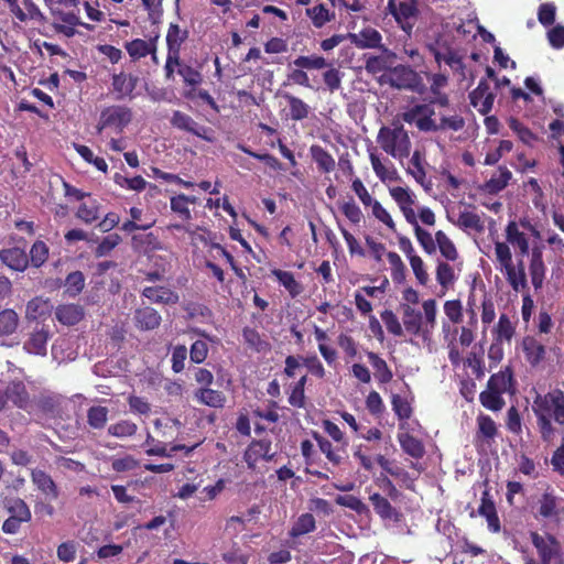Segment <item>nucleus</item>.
I'll return each instance as SVG.
<instances>
[{
  "mask_svg": "<svg viewBox=\"0 0 564 564\" xmlns=\"http://www.w3.org/2000/svg\"><path fill=\"white\" fill-rule=\"evenodd\" d=\"M532 411L541 438L552 443L557 434L555 424L564 426V391L555 388L544 394L536 393Z\"/></svg>",
  "mask_w": 564,
  "mask_h": 564,
  "instance_id": "obj_1",
  "label": "nucleus"
},
{
  "mask_svg": "<svg viewBox=\"0 0 564 564\" xmlns=\"http://www.w3.org/2000/svg\"><path fill=\"white\" fill-rule=\"evenodd\" d=\"M80 0H63V2H51L50 13L53 18V28L56 33L66 37L77 34V26L87 31H94L95 26L80 20Z\"/></svg>",
  "mask_w": 564,
  "mask_h": 564,
  "instance_id": "obj_2",
  "label": "nucleus"
},
{
  "mask_svg": "<svg viewBox=\"0 0 564 564\" xmlns=\"http://www.w3.org/2000/svg\"><path fill=\"white\" fill-rule=\"evenodd\" d=\"M377 142L389 155L402 160L410 155L411 140L403 124L395 123L392 127L380 128Z\"/></svg>",
  "mask_w": 564,
  "mask_h": 564,
  "instance_id": "obj_3",
  "label": "nucleus"
},
{
  "mask_svg": "<svg viewBox=\"0 0 564 564\" xmlns=\"http://www.w3.org/2000/svg\"><path fill=\"white\" fill-rule=\"evenodd\" d=\"M530 539L541 564H558L562 562V546L553 534H540L536 531H531Z\"/></svg>",
  "mask_w": 564,
  "mask_h": 564,
  "instance_id": "obj_4",
  "label": "nucleus"
},
{
  "mask_svg": "<svg viewBox=\"0 0 564 564\" xmlns=\"http://www.w3.org/2000/svg\"><path fill=\"white\" fill-rule=\"evenodd\" d=\"M388 83L398 89H408L416 94H424L426 85L419 73L410 66L398 65L388 73Z\"/></svg>",
  "mask_w": 564,
  "mask_h": 564,
  "instance_id": "obj_5",
  "label": "nucleus"
},
{
  "mask_svg": "<svg viewBox=\"0 0 564 564\" xmlns=\"http://www.w3.org/2000/svg\"><path fill=\"white\" fill-rule=\"evenodd\" d=\"M132 120V111L129 107L122 105H111L105 107L99 117L97 124L98 132L104 129H113L117 133H121Z\"/></svg>",
  "mask_w": 564,
  "mask_h": 564,
  "instance_id": "obj_6",
  "label": "nucleus"
},
{
  "mask_svg": "<svg viewBox=\"0 0 564 564\" xmlns=\"http://www.w3.org/2000/svg\"><path fill=\"white\" fill-rule=\"evenodd\" d=\"M388 9L402 30L410 33L417 14L415 0H389Z\"/></svg>",
  "mask_w": 564,
  "mask_h": 564,
  "instance_id": "obj_7",
  "label": "nucleus"
},
{
  "mask_svg": "<svg viewBox=\"0 0 564 564\" xmlns=\"http://www.w3.org/2000/svg\"><path fill=\"white\" fill-rule=\"evenodd\" d=\"M276 456L272 452V442L269 438L252 440L243 453V460L249 469H254L259 460L271 462Z\"/></svg>",
  "mask_w": 564,
  "mask_h": 564,
  "instance_id": "obj_8",
  "label": "nucleus"
},
{
  "mask_svg": "<svg viewBox=\"0 0 564 564\" xmlns=\"http://www.w3.org/2000/svg\"><path fill=\"white\" fill-rule=\"evenodd\" d=\"M496 95L490 90L487 79H480L478 86L469 93L470 105L481 115H488L495 101Z\"/></svg>",
  "mask_w": 564,
  "mask_h": 564,
  "instance_id": "obj_9",
  "label": "nucleus"
},
{
  "mask_svg": "<svg viewBox=\"0 0 564 564\" xmlns=\"http://www.w3.org/2000/svg\"><path fill=\"white\" fill-rule=\"evenodd\" d=\"M30 477L33 486L46 500L52 501L58 499V486L48 473L40 468H33L31 469Z\"/></svg>",
  "mask_w": 564,
  "mask_h": 564,
  "instance_id": "obj_10",
  "label": "nucleus"
},
{
  "mask_svg": "<svg viewBox=\"0 0 564 564\" xmlns=\"http://www.w3.org/2000/svg\"><path fill=\"white\" fill-rule=\"evenodd\" d=\"M543 245H535L530 254L529 272L531 283L536 291L542 289L546 273V267L543 261Z\"/></svg>",
  "mask_w": 564,
  "mask_h": 564,
  "instance_id": "obj_11",
  "label": "nucleus"
},
{
  "mask_svg": "<svg viewBox=\"0 0 564 564\" xmlns=\"http://www.w3.org/2000/svg\"><path fill=\"white\" fill-rule=\"evenodd\" d=\"M391 197L400 207L408 223H415L416 215L413 209L414 196L409 188L397 186L389 189Z\"/></svg>",
  "mask_w": 564,
  "mask_h": 564,
  "instance_id": "obj_12",
  "label": "nucleus"
},
{
  "mask_svg": "<svg viewBox=\"0 0 564 564\" xmlns=\"http://www.w3.org/2000/svg\"><path fill=\"white\" fill-rule=\"evenodd\" d=\"M487 386L488 388H492V390H496L501 394H514L517 388L511 367H505L497 373L491 375L489 380L487 381Z\"/></svg>",
  "mask_w": 564,
  "mask_h": 564,
  "instance_id": "obj_13",
  "label": "nucleus"
},
{
  "mask_svg": "<svg viewBox=\"0 0 564 564\" xmlns=\"http://www.w3.org/2000/svg\"><path fill=\"white\" fill-rule=\"evenodd\" d=\"M133 322L139 330H153L161 325L162 317L155 308L143 306L134 311Z\"/></svg>",
  "mask_w": 564,
  "mask_h": 564,
  "instance_id": "obj_14",
  "label": "nucleus"
},
{
  "mask_svg": "<svg viewBox=\"0 0 564 564\" xmlns=\"http://www.w3.org/2000/svg\"><path fill=\"white\" fill-rule=\"evenodd\" d=\"M348 40L358 48L381 47L382 35L373 28H364L358 33H347Z\"/></svg>",
  "mask_w": 564,
  "mask_h": 564,
  "instance_id": "obj_15",
  "label": "nucleus"
},
{
  "mask_svg": "<svg viewBox=\"0 0 564 564\" xmlns=\"http://www.w3.org/2000/svg\"><path fill=\"white\" fill-rule=\"evenodd\" d=\"M112 90L116 94V99L120 100L124 97H132L133 90L137 88L139 78L132 74L120 72L112 75Z\"/></svg>",
  "mask_w": 564,
  "mask_h": 564,
  "instance_id": "obj_16",
  "label": "nucleus"
},
{
  "mask_svg": "<svg viewBox=\"0 0 564 564\" xmlns=\"http://www.w3.org/2000/svg\"><path fill=\"white\" fill-rule=\"evenodd\" d=\"M141 294L151 303L155 304L172 305L178 303L180 301V296L175 291L162 285L145 286Z\"/></svg>",
  "mask_w": 564,
  "mask_h": 564,
  "instance_id": "obj_17",
  "label": "nucleus"
},
{
  "mask_svg": "<svg viewBox=\"0 0 564 564\" xmlns=\"http://www.w3.org/2000/svg\"><path fill=\"white\" fill-rule=\"evenodd\" d=\"M131 246L135 252L147 256L163 249L161 240L153 232L133 235L131 238Z\"/></svg>",
  "mask_w": 564,
  "mask_h": 564,
  "instance_id": "obj_18",
  "label": "nucleus"
},
{
  "mask_svg": "<svg viewBox=\"0 0 564 564\" xmlns=\"http://www.w3.org/2000/svg\"><path fill=\"white\" fill-rule=\"evenodd\" d=\"M85 316V310L79 304H61L55 308L56 319L66 326L78 324Z\"/></svg>",
  "mask_w": 564,
  "mask_h": 564,
  "instance_id": "obj_19",
  "label": "nucleus"
},
{
  "mask_svg": "<svg viewBox=\"0 0 564 564\" xmlns=\"http://www.w3.org/2000/svg\"><path fill=\"white\" fill-rule=\"evenodd\" d=\"M0 260L3 264L14 271L23 272L29 264L24 250L13 247L0 251Z\"/></svg>",
  "mask_w": 564,
  "mask_h": 564,
  "instance_id": "obj_20",
  "label": "nucleus"
},
{
  "mask_svg": "<svg viewBox=\"0 0 564 564\" xmlns=\"http://www.w3.org/2000/svg\"><path fill=\"white\" fill-rule=\"evenodd\" d=\"M369 500L373 507L375 512L382 520H392L399 522L401 513L389 502L387 498L378 492L370 495Z\"/></svg>",
  "mask_w": 564,
  "mask_h": 564,
  "instance_id": "obj_21",
  "label": "nucleus"
},
{
  "mask_svg": "<svg viewBox=\"0 0 564 564\" xmlns=\"http://www.w3.org/2000/svg\"><path fill=\"white\" fill-rule=\"evenodd\" d=\"M522 349L525 360L536 367L545 358V346L532 336H527L522 340Z\"/></svg>",
  "mask_w": 564,
  "mask_h": 564,
  "instance_id": "obj_22",
  "label": "nucleus"
},
{
  "mask_svg": "<svg viewBox=\"0 0 564 564\" xmlns=\"http://www.w3.org/2000/svg\"><path fill=\"white\" fill-rule=\"evenodd\" d=\"M310 155L321 173L327 174L335 170V159L322 145L312 144L310 147Z\"/></svg>",
  "mask_w": 564,
  "mask_h": 564,
  "instance_id": "obj_23",
  "label": "nucleus"
},
{
  "mask_svg": "<svg viewBox=\"0 0 564 564\" xmlns=\"http://www.w3.org/2000/svg\"><path fill=\"white\" fill-rule=\"evenodd\" d=\"M8 401H11L17 408L29 411L30 394L22 381H12L6 389Z\"/></svg>",
  "mask_w": 564,
  "mask_h": 564,
  "instance_id": "obj_24",
  "label": "nucleus"
},
{
  "mask_svg": "<svg viewBox=\"0 0 564 564\" xmlns=\"http://www.w3.org/2000/svg\"><path fill=\"white\" fill-rule=\"evenodd\" d=\"M24 9L19 3L12 12V15L20 22H26L29 20L39 23L46 22V17L42 13L37 4L33 0H22Z\"/></svg>",
  "mask_w": 564,
  "mask_h": 564,
  "instance_id": "obj_25",
  "label": "nucleus"
},
{
  "mask_svg": "<svg viewBox=\"0 0 564 564\" xmlns=\"http://www.w3.org/2000/svg\"><path fill=\"white\" fill-rule=\"evenodd\" d=\"M194 399L203 404L215 409H220L226 403V395L219 391L210 389L209 387H200L194 392Z\"/></svg>",
  "mask_w": 564,
  "mask_h": 564,
  "instance_id": "obj_26",
  "label": "nucleus"
},
{
  "mask_svg": "<svg viewBox=\"0 0 564 564\" xmlns=\"http://www.w3.org/2000/svg\"><path fill=\"white\" fill-rule=\"evenodd\" d=\"M156 39L153 40H142L134 39L124 44V47L133 61H138L142 57L148 56L149 54L154 55L156 53Z\"/></svg>",
  "mask_w": 564,
  "mask_h": 564,
  "instance_id": "obj_27",
  "label": "nucleus"
},
{
  "mask_svg": "<svg viewBox=\"0 0 564 564\" xmlns=\"http://www.w3.org/2000/svg\"><path fill=\"white\" fill-rule=\"evenodd\" d=\"M271 275L274 276L279 284L288 291L292 299L297 297L304 290L301 282H299L290 271L273 269L271 270Z\"/></svg>",
  "mask_w": 564,
  "mask_h": 564,
  "instance_id": "obj_28",
  "label": "nucleus"
},
{
  "mask_svg": "<svg viewBox=\"0 0 564 564\" xmlns=\"http://www.w3.org/2000/svg\"><path fill=\"white\" fill-rule=\"evenodd\" d=\"M511 176L512 173L507 166H499L497 173L485 182L482 189L491 195L498 194L508 186Z\"/></svg>",
  "mask_w": 564,
  "mask_h": 564,
  "instance_id": "obj_29",
  "label": "nucleus"
},
{
  "mask_svg": "<svg viewBox=\"0 0 564 564\" xmlns=\"http://www.w3.org/2000/svg\"><path fill=\"white\" fill-rule=\"evenodd\" d=\"M477 421V431L475 435L476 442H487L492 441L498 434V427L496 422L491 416L487 414H479L476 419Z\"/></svg>",
  "mask_w": 564,
  "mask_h": 564,
  "instance_id": "obj_30",
  "label": "nucleus"
},
{
  "mask_svg": "<svg viewBox=\"0 0 564 564\" xmlns=\"http://www.w3.org/2000/svg\"><path fill=\"white\" fill-rule=\"evenodd\" d=\"M560 498L553 492L545 491L538 501L539 516L542 519H555L560 517Z\"/></svg>",
  "mask_w": 564,
  "mask_h": 564,
  "instance_id": "obj_31",
  "label": "nucleus"
},
{
  "mask_svg": "<svg viewBox=\"0 0 564 564\" xmlns=\"http://www.w3.org/2000/svg\"><path fill=\"white\" fill-rule=\"evenodd\" d=\"M3 508L11 517L20 518L30 522L32 512L29 505L20 497H7L3 499Z\"/></svg>",
  "mask_w": 564,
  "mask_h": 564,
  "instance_id": "obj_32",
  "label": "nucleus"
},
{
  "mask_svg": "<svg viewBox=\"0 0 564 564\" xmlns=\"http://www.w3.org/2000/svg\"><path fill=\"white\" fill-rule=\"evenodd\" d=\"M188 39V31L183 30L176 23H171L166 33L167 53L181 55L182 45Z\"/></svg>",
  "mask_w": 564,
  "mask_h": 564,
  "instance_id": "obj_33",
  "label": "nucleus"
},
{
  "mask_svg": "<svg viewBox=\"0 0 564 564\" xmlns=\"http://www.w3.org/2000/svg\"><path fill=\"white\" fill-rule=\"evenodd\" d=\"M506 239L509 243L519 249L521 257L529 253V239L524 232L519 230L518 224L514 220H510L506 227Z\"/></svg>",
  "mask_w": 564,
  "mask_h": 564,
  "instance_id": "obj_34",
  "label": "nucleus"
},
{
  "mask_svg": "<svg viewBox=\"0 0 564 564\" xmlns=\"http://www.w3.org/2000/svg\"><path fill=\"white\" fill-rule=\"evenodd\" d=\"M398 441L402 451L409 456L420 459L425 454V447L421 440L410 433H401L398 435Z\"/></svg>",
  "mask_w": 564,
  "mask_h": 564,
  "instance_id": "obj_35",
  "label": "nucleus"
},
{
  "mask_svg": "<svg viewBox=\"0 0 564 564\" xmlns=\"http://www.w3.org/2000/svg\"><path fill=\"white\" fill-rule=\"evenodd\" d=\"M367 357L375 370L377 381L382 384L389 383L393 378V373L387 361L373 351H368Z\"/></svg>",
  "mask_w": 564,
  "mask_h": 564,
  "instance_id": "obj_36",
  "label": "nucleus"
},
{
  "mask_svg": "<svg viewBox=\"0 0 564 564\" xmlns=\"http://www.w3.org/2000/svg\"><path fill=\"white\" fill-rule=\"evenodd\" d=\"M48 332L42 328L31 334L30 338L24 343L23 348L29 354L45 356Z\"/></svg>",
  "mask_w": 564,
  "mask_h": 564,
  "instance_id": "obj_37",
  "label": "nucleus"
},
{
  "mask_svg": "<svg viewBox=\"0 0 564 564\" xmlns=\"http://www.w3.org/2000/svg\"><path fill=\"white\" fill-rule=\"evenodd\" d=\"M305 14L311 19L312 24L316 29H322L328 22L335 19V12L329 11L325 4L318 3L305 10Z\"/></svg>",
  "mask_w": 564,
  "mask_h": 564,
  "instance_id": "obj_38",
  "label": "nucleus"
},
{
  "mask_svg": "<svg viewBox=\"0 0 564 564\" xmlns=\"http://www.w3.org/2000/svg\"><path fill=\"white\" fill-rule=\"evenodd\" d=\"M500 392L492 390V388L486 387V390L481 391L479 394V402L480 404L492 412L501 411L505 405L506 401Z\"/></svg>",
  "mask_w": 564,
  "mask_h": 564,
  "instance_id": "obj_39",
  "label": "nucleus"
},
{
  "mask_svg": "<svg viewBox=\"0 0 564 564\" xmlns=\"http://www.w3.org/2000/svg\"><path fill=\"white\" fill-rule=\"evenodd\" d=\"M436 281L441 286V295H444L447 290L453 286L456 276L454 269L451 264L445 261H438L436 265Z\"/></svg>",
  "mask_w": 564,
  "mask_h": 564,
  "instance_id": "obj_40",
  "label": "nucleus"
},
{
  "mask_svg": "<svg viewBox=\"0 0 564 564\" xmlns=\"http://www.w3.org/2000/svg\"><path fill=\"white\" fill-rule=\"evenodd\" d=\"M283 98L288 101L290 109V118L294 121H302L310 115V106L301 98L295 97L289 93L283 95Z\"/></svg>",
  "mask_w": 564,
  "mask_h": 564,
  "instance_id": "obj_41",
  "label": "nucleus"
},
{
  "mask_svg": "<svg viewBox=\"0 0 564 564\" xmlns=\"http://www.w3.org/2000/svg\"><path fill=\"white\" fill-rule=\"evenodd\" d=\"M171 124L176 129L187 131L197 137H203L200 133V127L194 121V119L180 110H175L173 112Z\"/></svg>",
  "mask_w": 564,
  "mask_h": 564,
  "instance_id": "obj_42",
  "label": "nucleus"
},
{
  "mask_svg": "<svg viewBox=\"0 0 564 564\" xmlns=\"http://www.w3.org/2000/svg\"><path fill=\"white\" fill-rule=\"evenodd\" d=\"M316 522L312 513H303L301 514L296 521L293 523L291 530L289 531V535L291 538H299L304 534L311 533L315 531Z\"/></svg>",
  "mask_w": 564,
  "mask_h": 564,
  "instance_id": "obj_43",
  "label": "nucleus"
},
{
  "mask_svg": "<svg viewBox=\"0 0 564 564\" xmlns=\"http://www.w3.org/2000/svg\"><path fill=\"white\" fill-rule=\"evenodd\" d=\"M435 241H436V248H438L441 254L447 260V261H455L458 258V251L455 247L454 242L448 238V236L442 231L438 230L435 232Z\"/></svg>",
  "mask_w": 564,
  "mask_h": 564,
  "instance_id": "obj_44",
  "label": "nucleus"
},
{
  "mask_svg": "<svg viewBox=\"0 0 564 564\" xmlns=\"http://www.w3.org/2000/svg\"><path fill=\"white\" fill-rule=\"evenodd\" d=\"M403 325L411 335H419L422 329V314L413 307L405 305L403 308Z\"/></svg>",
  "mask_w": 564,
  "mask_h": 564,
  "instance_id": "obj_45",
  "label": "nucleus"
},
{
  "mask_svg": "<svg viewBox=\"0 0 564 564\" xmlns=\"http://www.w3.org/2000/svg\"><path fill=\"white\" fill-rule=\"evenodd\" d=\"M109 410L106 406L93 405L87 410V423L94 430H102L108 421Z\"/></svg>",
  "mask_w": 564,
  "mask_h": 564,
  "instance_id": "obj_46",
  "label": "nucleus"
},
{
  "mask_svg": "<svg viewBox=\"0 0 564 564\" xmlns=\"http://www.w3.org/2000/svg\"><path fill=\"white\" fill-rule=\"evenodd\" d=\"M100 204L97 199H90L89 202L79 205L76 217L85 224H91L99 218Z\"/></svg>",
  "mask_w": 564,
  "mask_h": 564,
  "instance_id": "obj_47",
  "label": "nucleus"
},
{
  "mask_svg": "<svg viewBox=\"0 0 564 564\" xmlns=\"http://www.w3.org/2000/svg\"><path fill=\"white\" fill-rule=\"evenodd\" d=\"M19 325V316L14 310L6 308L0 312V336L12 335Z\"/></svg>",
  "mask_w": 564,
  "mask_h": 564,
  "instance_id": "obj_48",
  "label": "nucleus"
},
{
  "mask_svg": "<svg viewBox=\"0 0 564 564\" xmlns=\"http://www.w3.org/2000/svg\"><path fill=\"white\" fill-rule=\"evenodd\" d=\"M387 258L391 267L392 281L397 284H402L406 278V267L401 257L397 252L389 251Z\"/></svg>",
  "mask_w": 564,
  "mask_h": 564,
  "instance_id": "obj_49",
  "label": "nucleus"
},
{
  "mask_svg": "<svg viewBox=\"0 0 564 564\" xmlns=\"http://www.w3.org/2000/svg\"><path fill=\"white\" fill-rule=\"evenodd\" d=\"M371 166L376 175L380 178V181H395L398 180V173L393 166L388 167L383 164L380 158L376 153H370L369 155Z\"/></svg>",
  "mask_w": 564,
  "mask_h": 564,
  "instance_id": "obj_50",
  "label": "nucleus"
},
{
  "mask_svg": "<svg viewBox=\"0 0 564 564\" xmlns=\"http://www.w3.org/2000/svg\"><path fill=\"white\" fill-rule=\"evenodd\" d=\"M456 225L462 229H473L477 232L484 230V223L480 216L470 210L460 212Z\"/></svg>",
  "mask_w": 564,
  "mask_h": 564,
  "instance_id": "obj_51",
  "label": "nucleus"
},
{
  "mask_svg": "<svg viewBox=\"0 0 564 564\" xmlns=\"http://www.w3.org/2000/svg\"><path fill=\"white\" fill-rule=\"evenodd\" d=\"M50 302L42 297H34L26 304L25 315L28 319H37L48 314Z\"/></svg>",
  "mask_w": 564,
  "mask_h": 564,
  "instance_id": "obj_52",
  "label": "nucleus"
},
{
  "mask_svg": "<svg viewBox=\"0 0 564 564\" xmlns=\"http://www.w3.org/2000/svg\"><path fill=\"white\" fill-rule=\"evenodd\" d=\"M414 227V234L417 242L427 254H433L436 251V241L432 235L423 229L415 218V223H410Z\"/></svg>",
  "mask_w": 564,
  "mask_h": 564,
  "instance_id": "obj_53",
  "label": "nucleus"
},
{
  "mask_svg": "<svg viewBox=\"0 0 564 564\" xmlns=\"http://www.w3.org/2000/svg\"><path fill=\"white\" fill-rule=\"evenodd\" d=\"M307 382V376H302L291 389V393L289 395V403L294 408H304L305 406V386Z\"/></svg>",
  "mask_w": 564,
  "mask_h": 564,
  "instance_id": "obj_54",
  "label": "nucleus"
},
{
  "mask_svg": "<svg viewBox=\"0 0 564 564\" xmlns=\"http://www.w3.org/2000/svg\"><path fill=\"white\" fill-rule=\"evenodd\" d=\"M391 405L394 414L400 421H406L412 416L413 410L406 398L400 394H392Z\"/></svg>",
  "mask_w": 564,
  "mask_h": 564,
  "instance_id": "obj_55",
  "label": "nucleus"
},
{
  "mask_svg": "<svg viewBox=\"0 0 564 564\" xmlns=\"http://www.w3.org/2000/svg\"><path fill=\"white\" fill-rule=\"evenodd\" d=\"M195 197H188L184 194H180L177 196H173L171 198V209L178 214L184 220L191 219V210L188 208V204L195 203Z\"/></svg>",
  "mask_w": 564,
  "mask_h": 564,
  "instance_id": "obj_56",
  "label": "nucleus"
},
{
  "mask_svg": "<svg viewBox=\"0 0 564 564\" xmlns=\"http://www.w3.org/2000/svg\"><path fill=\"white\" fill-rule=\"evenodd\" d=\"M465 120L464 118L454 112L453 115L440 113V122H437L438 131H459L464 128Z\"/></svg>",
  "mask_w": 564,
  "mask_h": 564,
  "instance_id": "obj_57",
  "label": "nucleus"
},
{
  "mask_svg": "<svg viewBox=\"0 0 564 564\" xmlns=\"http://www.w3.org/2000/svg\"><path fill=\"white\" fill-rule=\"evenodd\" d=\"M514 335V326L508 315L501 314L495 328V340H511Z\"/></svg>",
  "mask_w": 564,
  "mask_h": 564,
  "instance_id": "obj_58",
  "label": "nucleus"
},
{
  "mask_svg": "<svg viewBox=\"0 0 564 564\" xmlns=\"http://www.w3.org/2000/svg\"><path fill=\"white\" fill-rule=\"evenodd\" d=\"M506 279L514 292L528 291L527 274L516 271V265L505 269Z\"/></svg>",
  "mask_w": 564,
  "mask_h": 564,
  "instance_id": "obj_59",
  "label": "nucleus"
},
{
  "mask_svg": "<svg viewBox=\"0 0 564 564\" xmlns=\"http://www.w3.org/2000/svg\"><path fill=\"white\" fill-rule=\"evenodd\" d=\"M177 73L180 76H182L184 84L186 86H191L192 89L198 86L203 80L202 74L196 68L185 64L182 61L180 63Z\"/></svg>",
  "mask_w": 564,
  "mask_h": 564,
  "instance_id": "obj_60",
  "label": "nucleus"
},
{
  "mask_svg": "<svg viewBox=\"0 0 564 564\" xmlns=\"http://www.w3.org/2000/svg\"><path fill=\"white\" fill-rule=\"evenodd\" d=\"M411 167H409L408 172L414 177V180L421 184L425 185L426 173L423 166V155L419 150H415L410 160Z\"/></svg>",
  "mask_w": 564,
  "mask_h": 564,
  "instance_id": "obj_61",
  "label": "nucleus"
},
{
  "mask_svg": "<svg viewBox=\"0 0 564 564\" xmlns=\"http://www.w3.org/2000/svg\"><path fill=\"white\" fill-rule=\"evenodd\" d=\"M48 258V247L42 240H36L30 249V260L34 268L42 267Z\"/></svg>",
  "mask_w": 564,
  "mask_h": 564,
  "instance_id": "obj_62",
  "label": "nucleus"
},
{
  "mask_svg": "<svg viewBox=\"0 0 564 564\" xmlns=\"http://www.w3.org/2000/svg\"><path fill=\"white\" fill-rule=\"evenodd\" d=\"M113 181L120 187L131 191L141 192L147 187V181L140 175L134 177H126L119 173H116Z\"/></svg>",
  "mask_w": 564,
  "mask_h": 564,
  "instance_id": "obj_63",
  "label": "nucleus"
},
{
  "mask_svg": "<svg viewBox=\"0 0 564 564\" xmlns=\"http://www.w3.org/2000/svg\"><path fill=\"white\" fill-rule=\"evenodd\" d=\"M85 286V276L82 271H74L67 274L65 280L66 292L70 296H77Z\"/></svg>",
  "mask_w": 564,
  "mask_h": 564,
  "instance_id": "obj_64",
  "label": "nucleus"
}]
</instances>
